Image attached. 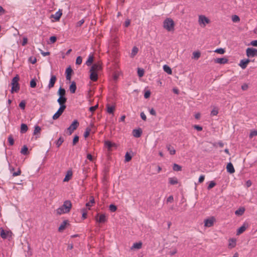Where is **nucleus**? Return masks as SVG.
I'll list each match as a JSON object with an SVG mask.
<instances>
[{
    "instance_id": "3c124183",
    "label": "nucleus",
    "mask_w": 257,
    "mask_h": 257,
    "mask_svg": "<svg viewBox=\"0 0 257 257\" xmlns=\"http://www.w3.org/2000/svg\"><path fill=\"white\" fill-rule=\"evenodd\" d=\"M21 174V170L20 168H18V170L17 172H14L13 173H12V176L13 177H15V176L20 175Z\"/></svg>"
},
{
    "instance_id": "4be33fe9",
    "label": "nucleus",
    "mask_w": 257,
    "mask_h": 257,
    "mask_svg": "<svg viewBox=\"0 0 257 257\" xmlns=\"http://www.w3.org/2000/svg\"><path fill=\"white\" fill-rule=\"evenodd\" d=\"M72 171L71 170H68L67 172V174L63 180V181L64 182H67L72 177Z\"/></svg>"
},
{
    "instance_id": "1a4fd4ad",
    "label": "nucleus",
    "mask_w": 257,
    "mask_h": 257,
    "mask_svg": "<svg viewBox=\"0 0 257 257\" xmlns=\"http://www.w3.org/2000/svg\"><path fill=\"white\" fill-rule=\"evenodd\" d=\"M250 61V60L249 59H242L238 65L242 69H244L246 68L247 64Z\"/></svg>"
},
{
    "instance_id": "37998d69",
    "label": "nucleus",
    "mask_w": 257,
    "mask_h": 257,
    "mask_svg": "<svg viewBox=\"0 0 257 257\" xmlns=\"http://www.w3.org/2000/svg\"><path fill=\"white\" fill-rule=\"evenodd\" d=\"M8 142L10 146H13L14 144V140L12 135H10L8 137Z\"/></svg>"
},
{
    "instance_id": "79ce46f5",
    "label": "nucleus",
    "mask_w": 257,
    "mask_h": 257,
    "mask_svg": "<svg viewBox=\"0 0 257 257\" xmlns=\"http://www.w3.org/2000/svg\"><path fill=\"white\" fill-rule=\"evenodd\" d=\"M79 136H77V135H75L73 139V141H72V145L73 146H75L76 145V144L79 141Z\"/></svg>"
},
{
    "instance_id": "7ed1b4c3",
    "label": "nucleus",
    "mask_w": 257,
    "mask_h": 257,
    "mask_svg": "<svg viewBox=\"0 0 257 257\" xmlns=\"http://www.w3.org/2000/svg\"><path fill=\"white\" fill-rule=\"evenodd\" d=\"M164 28L168 31H171L174 30V22L171 18L166 19L164 22Z\"/></svg>"
},
{
    "instance_id": "6e6d98bb",
    "label": "nucleus",
    "mask_w": 257,
    "mask_h": 257,
    "mask_svg": "<svg viewBox=\"0 0 257 257\" xmlns=\"http://www.w3.org/2000/svg\"><path fill=\"white\" fill-rule=\"evenodd\" d=\"M218 113V109L216 108H214L211 112V116H215L217 115Z\"/></svg>"
},
{
    "instance_id": "5fc2aeb1",
    "label": "nucleus",
    "mask_w": 257,
    "mask_h": 257,
    "mask_svg": "<svg viewBox=\"0 0 257 257\" xmlns=\"http://www.w3.org/2000/svg\"><path fill=\"white\" fill-rule=\"evenodd\" d=\"M73 72V70L70 66L68 67L66 70V75H71L72 73Z\"/></svg>"
},
{
    "instance_id": "5701e85b",
    "label": "nucleus",
    "mask_w": 257,
    "mask_h": 257,
    "mask_svg": "<svg viewBox=\"0 0 257 257\" xmlns=\"http://www.w3.org/2000/svg\"><path fill=\"white\" fill-rule=\"evenodd\" d=\"M58 95L59 97H65L66 91L65 89L61 87H60L58 91Z\"/></svg>"
},
{
    "instance_id": "2f4dec72",
    "label": "nucleus",
    "mask_w": 257,
    "mask_h": 257,
    "mask_svg": "<svg viewBox=\"0 0 257 257\" xmlns=\"http://www.w3.org/2000/svg\"><path fill=\"white\" fill-rule=\"evenodd\" d=\"M138 51H139V49L136 46H134L133 48V49L132 50L131 57L132 58H133L136 55V54L138 53Z\"/></svg>"
},
{
    "instance_id": "09e8293b",
    "label": "nucleus",
    "mask_w": 257,
    "mask_h": 257,
    "mask_svg": "<svg viewBox=\"0 0 257 257\" xmlns=\"http://www.w3.org/2000/svg\"><path fill=\"white\" fill-rule=\"evenodd\" d=\"M90 131H91L90 128H89L88 127L86 128V131L84 134V137L85 138H86L89 136V135L90 134Z\"/></svg>"
},
{
    "instance_id": "c03bdc74",
    "label": "nucleus",
    "mask_w": 257,
    "mask_h": 257,
    "mask_svg": "<svg viewBox=\"0 0 257 257\" xmlns=\"http://www.w3.org/2000/svg\"><path fill=\"white\" fill-rule=\"evenodd\" d=\"M193 58L196 59H198L201 55V53L200 52H194L193 53Z\"/></svg>"
},
{
    "instance_id": "a878e982",
    "label": "nucleus",
    "mask_w": 257,
    "mask_h": 257,
    "mask_svg": "<svg viewBox=\"0 0 257 257\" xmlns=\"http://www.w3.org/2000/svg\"><path fill=\"white\" fill-rule=\"evenodd\" d=\"M28 127L27 124L25 123H22L21 125L20 133L21 134H24L27 132Z\"/></svg>"
},
{
    "instance_id": "a18cd8bd",
    "label": "nucleus",
    "mask_w": 257,
    "mask_h": 257,
    "mask_svg": "<svg viewBox=\"0 0 257 257\" xmlns=\"http://www.w3.org/2000/svg\"><path fill=\"white\" fill-rule=\"evenodd\" d=\"M81 211L82 212V218L83 219H85V218H86V217H87V211H86V209L85 208H82L81 209Z\"/></svg>"
},
{
    "instance_id": "473e14b6",
    "label": "nucleus",
    "mask_w": 257,
    "mask_h": 257,
    "mask_svg": "<svg viewBox=\"0 0 257 257\" xmlns=\"http://www.w3.org/2000/svg\"><path fill=\"white\" fill-rule=\"evenodd\" d=\"M10 233L9 231L6 232L5 230L2 229L1 231V236L2 238L6 239L7 238L8 234Z\"/></svg>"
},
{
    "instance_id": "423d86ee",
    "label": "nucleus",
    "mask_w": 257,
    "mask_h": 257,
    "mask_svg": "<svg viewBox=\"0 0 257 257\" xmlns=\"http://www.w3.org/2000/svg\"><path fill=\"white\" fill-rule=\"evenodd\" d=\"M66 107L60 106L57 112L53 115L52 118L54 120L58 119L63 113Z\"/></svg>"
},
{
    "instance_id": "58836bf2",
    "label": "nucleus",
    "mask_w": 257,
    "mask_h": 257,
    "mask_svg": "<svg viewBox=\"0 0 257 257\" xmlns=\"http://www.w3.org/2000/svg\"><path fill=\"white\" fill-rule=\"evenodd\" d=\"M173 169L175 171H180L182 170V167L177 164H174Z\"/></svg>"
},
{
    "instance_id": "b1692460",
    "label": "nucleus",
    "mask_w": 257,
    "mask_h": 257,
    "mask_svg": "<svg viewBox=\"0 0 257 257\" xmlns=\"http://www.w3.org/2000/svg\"><path fill=\"white\" fill-rule=\"evenodd\" d=\"M166 147L167 150L169 152L170 155H173L175 154L176 150L174 149V147H172L171 145H167Z\"/></svg>"
},
{
    "instance_id": "e2e57ef3",
    "label": "nucleus",
    "mask_w": 257,
    "mask_h": 257,
    "mask_svg": "<svg viewBox=\"0 0 257 257\" xmlns=\"http://www.w3.org/2000/svg\"><path fill=\"white\" fill-rule=\"evenodd\" d=\"M150 95H151V92L149 90H147L145 92V94H144V97L145 98H148L150 97Z\"/></svg>"
},
{
    "instance_id": "6ab92c4d",
    "label": "nucleus",
    "mask_w": 257,
    "mask_h": 257,
    "mask_svg": "<svg viewBox=\"0 0 257 257\" xmlns=\"http://www.w3.org/2000/svg\"><path fill=\"white\" fill-rule=\"evenodd\" d=\"M228 61V60L226 58H219L214 60L215 63L222 64L227 63Z\"/></svg>"
},
{
    "instance_id": "ddd939ff",
    "label": "nucleus",
    "mask_w": 257,
    "mask_h": 257,
    "mask_svg": "<svg viewBox=\"0 0 257 257\" xmlns=\"http://www.w3.org/2000/svg\"><path fill=\"white\" fill-rule=\"evenodd\" d=\"M101 69V65L99 63H94L91 66L90 71H94L97 72Z\"/></svg>"
},
{
    "instance_id": "9b49d317",
    "label": "nucleus",
    "mask_w": 257,
    "mask_h": 257,
    "mask_svg": "<svg viewBox=\"0 0 257 257\" xmlns=\"http://www.w3.org/2000/svg\"><path fill=\"white\" fill-rule=\"evenodd\" d=\"M210 20L209 19L204 16L201 15L199 17V23L200 24H203L204 26H205V24H208Z\"/></svg>"
},
{
    "instance_id": "774afa93",
    "label": "nucleus",
    "mask_w": 257,
    "mask_h": 257,
    "mask_svg": "<svg viewBox=\"0 0 257 257\" xmlns=\"http://www.w3.org/2000/svg\"><path fill=\"white\" fill-rule=\"evenodd\" d=\"M249 45L254 47H257V40L251 41Z\"/></svg>"
},
{
    "instance_id": "8fccbe9b",
    "label": "nucleus",
    "mask_w": 257,
    "mask_h": 257,
    "mask_svg": "<svg viewBox=\"0 0 257 257\" xmlns=\"http://www.w3.org/2000/svg\"><path fill=\"white\" fill-rule=\"evenodd\" d=\"M109 209L111 212H114L116 210L117 207L114 204H110L109 206Z\"/></svg>"
},
{
    "instance_id": "c85d7f7f",
    "label": "nucleus",
    "mask_w": 257,
    "mask_h": 257,
    "mask_svg": "<svg viewBox=\"0 0 257 257\" xmlns=\"http://www.w3.org/2000/svg\"><path fill=\"white\" fill-rule=\"evenodd\" d=\"M142 246V243L141 242H136L134 243L133 245L131 247V249H140Z\"/></svg>"
},
{
    "instance_id": "dca6fc26",
    "label": "nucleus",
    "mask_w": 257,
    "mask_h": 257,
    "mask_svg": "<svg viewBox=\"0 0 257 257\" xmlns=\"http://www.w3.org/2000/svg\"><path fill=\"white\" fill-rule=\"evenodd\" d=\"M41 131V128L38 126V125H35L34 132H33V135L36 136V139H37L38 138H39L40 136L39 135L40 134V132Z\"/></svg>"
},
{
    "instance_id": "0e129e2a",
    "label": "nucleus",
    "mask_w": 257,
    "mask_h": 257,
    "mask_svg": "<svg viewBox=\"0 0 257 257\" xmlns=\"http://www.w3.org/2000/svg\"><path fill=\"white\" fill-rule=\"evenodd\" d=\"M57 40V37L56 36H51L50 38V41L51 43H54Z\"/></svg>"
},
{
    "instance_id": "cd10ccee",
    "label": "nucleus",
    "mask_w": 257,
    "mask_h": 257,
    "mask_svg": "<svg viewBox=\"0 0 257 257\" xmlns=\"http://www.w3.org/2000/svg\"><path fill=\"white\" fill-rule=\"evenodd\" d=\"M245 209L243 207H240L235 211V214L238 216L242 215Z\"/></svg>"
},
{
    "instance_id": "2eb2a0df",
    "label": "nucleus",
    "mask_w": 257,
    "mask_h": 257,
    "mask_svg": "<svg viewBox=\"0 0 257 257\" xmlns=\"http://www.w3.org/2000/svg\"><path fill=\"white\" fill-rule=\"evenodd\" d=\"M69 225L70 224H69L68 220H64L62 222V223H61V224L60 225V226L58 228V231L59 232H62L65 229L66 226Z\"/></svg>"
},
{
    "instance_id": "bb28decb",
    "label": "nucleus",
    "mask_w": 257,
    "mask_h": 257,
    "mask_svg": "<svg viewBox=\"0 0 257 257\" xmlns=\"http://www.w3.org/2000/svg\"><path fill=\"white\" fill-rule=\"evenodd\" d=\"M235 245L236 240L234 238H230L229 239L228 247L231 248L235 247Z\"/></svg>"
},
{
    "instance_id": "338daca9",
    "label": "nucleus",
    "mask_w": 257,
    "mask_h": 257,
    "mask_svg": "<svg viewBox=\"0 0 257 257\" xmlns=\"http://www.w3.org/2000/svg\"><path fill=\"white\" fill-rule=\"evenodd\" d=\"M194 128L198 131H201L202 130V127L198 125H194Z\"/></svg>"
},
{
    "instance_id": "9d476101",
    "label": "nucleus",
    "mask_w": 257,
    "mask_h": 257,
    "mask_svg": "<svg viewBox=\"0 0 257 257\" xmlns=\"http://www.w3.org/2000/svg\"><path fill=\"white\" fill-rule=\"evenodd\" d=\"M62 15V10L59 9L54 15H51V18L55 19V21H59Z\"/></svg>"
},
{
    "instance_id": "39448f33",
    "label": "nucleus",
    "mask_w": 257,
    "mask_h": 257,
    "mask_svg": "<svg viewBox=\"0 0 257 257\" xmlns=\"http://www.w3.org/2000/svg\"><path fill=\"white\" fill-rule=\"evenodd\" d=\"M246 55L248 58L257 57V49L253 48H247L246 50Z\"/></svg>"
},
{
    "instance_id": "20e7f679",
    "label": "nucleus",
    "mask_w": 257,
    "mask_h": 257,
    "mask_svg": "<svg viewBox=\"0 0 257 257\" xmlns=\"http://www.w3.org/2000/svg\"><path fill=\"white\" fill-rule=\"evenodd\" d=\"M79 122L77 120H74L71 125L67 128V133L69 135H71L72 133L77 129L79 126Z\"/></svg>"
},
{
    "instance_id": "4d7b16f0",
    "label": "nucleus",
    "mask_w": 257,
    "mask_h": 257,
    "mask_svg": "<svg viewBox=\"0 0 257 257\" xmlns=\"http://www.w3.org/2000/svg\"><path fill=\"white\" fill-rule=\"evenodd\" d=\"M216 185V183L214 181H211L207 187L208 190L211 189Z\"/></svg>"
},
{
    "instance_id": "680f3d73",
    "label": "nucleus",
    "mask_w": 257,
    "mask_h": 257,
    "mask_svg": "<svg viewBox=\"0 0 257 257\" xmlns=\"http://www.w3.org/2000/svg\"><path fill=\"white\" fill-rule=\"evenodd\" d=\"M98 106V104H96L95 106L90 107H89L90 111H91L92 112H94L96 109V108H97Z\"/></svg>"
},
{
    "instance_id": "e433bc0d",
    "label": "nucleus",
    "mask_w": 257,
    "mask_h": 257,
    "mask_svg": "<svg viewBox=\"0 0 257 257\" xmlns=\"http://www.w3.org/2000/svg\"><path fill=\"white\" fill-rule=\"evenodd\" d=\"M169 183L171 185H175L178 183V180L176 178H169Z\"/></svg>"
},
{
    "instance_id": "f704fd0d",
    "label": "nucleus",
    "mask_w": 257,
    "mask_h": 257,
    "mask_svg": "<svg viewBox=\"0 0 257 257\" xmlns=\"http://www.w3.org/2000/svg\"><path fill=\"white\" fill-rule=\"evenodd\" d=\"M163 69H164V71L166 72L168 74H172V70L169 66H168L167 65H164Z\"/></svg>"
},
{
    "instance_id": "c756f323",
    "label": "nucleus",
    "mask_w": 257,
    "mask_h": 257,
    "mask_svg": "<svg viewBox=\"0 0 257 257\" xmlns=\"http://www.w3.org/2000/svg\"><path fill=\"white\" fill-rule=\"evenodd\" d=\"M246 226L245 224L240 227L237 231V235H239L243 233L246 229Z\"/></svg>"
},
{
    "instance_id": "0eeeda50",
    "label": "nucleus",
    "mask_w": 257,
    "mask_h": 257,
    "mask_svg": "<svg viewBox=\"0 0 257 257\" xmlns=\"http://www.w3.org/2000/svg\"><path fill=\"white\" fill-rule=\"evenodd\" d=\"M215 219L214 217H211L204 220V226L205 227H209L213 225Z\"/></svg>"
},
{
    "instance_id": "72a5a7b5",
    "label": "nucleus",
    "mask_w": 257,
    "mask_h": 257,
    "mask_svg": "<svg viewBox=\"0 0 257 257\" xmlns=\"http://www.w3.org/2000/svg\"><path fill=\"white\" fill-rule=\"evenodd\" d=\"M21 154L24 155H27L29 154L28 149L27 146L24 145L23 147V148L21 149Z\"/></svg>"
},
{
    "instance_id": "393cba45",
    "label": "nucleus",
    "mask_w": 257,
    "mask_h": 257,
    "mask_svg": "<svg viewBox=\"0 0 257 257\" xmlns=\"http://www.w3.org/2000/svg\"><path fill=\"white\" fill-rule=\"evenodd\" d=\"M104 145H105V147H107L108 150H110L112 147L116 146V145L115 143H112L109 141H105Z\"/></svg>"
},
{
    "instance_id": "bf43d9fd",
    "label": "nucleus",
    "mask_w": 257,
    "mask_h": 257,
    "mask_svg": "<svg viewBox=\"0 0 257 257\" xmlns=\"http://www.w3.org/2000/svg\"><path fill=\"white\" fill-rule=\"evenodd\" d=\"M29 61L32 64H35L37 62V59L35 57H31L29 59Z\"/></svg>"
},
{
    "instance_id": "052dcab7",
    "label": "nucleus",
    "mask_w": 257,
    "mask_h": 257,
    "mask_svg": "<svg viewBox=\"0 0 257 257\" xmlns=\"http://www.w3.org/2000/svg\"><path fill=\"white\" fill-rule=\"evenodd\" d=\"M84 23V19H82L77 23V24L76 25V27H81L83 24Z\"/></svg>"
},
{
    "instance_id": "603ef678",
    "label": "nucleus",
    "mask_w": 257,
    "mask_h": 257,
    "mask_svg": "<svg viewBox=\"0 0 257 257\" xmlns=\"http://www.w3.org/2000/svg\"><path fill=\"white\" fill-rule=\"evenodd\" d=\"M232 20L233 22H238L240 21V19L237 15H233L232 17Z\"/></svg>"
},
{
    "instance_id": "4468645a",
    "label": "nucleus",
    "mask_w": 257,
    "mask_h": 257,
    "mask_svg": "<svg viewBox=\"0 0 257 257\" xmlns=\"http://www.w3.org/2000/svg\"><path fill=\"white\" fill-rule=\"evenodd\" d=\"M67 101V98L66 97H59L57 99V102L60 105V106H63V107H66L65 103Z\"/></svg>"
},
{
    "instance_id": "a211bd4d",
    "label": "nucleus",
    "mask_w": 257,
    "mask_h": 257,
    "mask_svg": "<svg viewBox=\"0 0 257 257\" xmlns=\"http://www.w3.org/2000/svg\"><path fill=\"white\" fill-rule=\"evenodd\" d=\"M226 170H227V172H228L230 174H232V173H234V172H235V170L233 167V166L232 164L230 162H229L227 164V166H226Z\"/></svg>"
},
{
    "instance_id": "864d4df0",
    "label": "nucleus",
    "mask_w": 257,
    "mask_h": 257,
    "mask_svg": "<svg viewBox=\"0 0 257 257\" xmlns=\"http://www.w3.org/2000/svg\"><path fill=\"white\" fill-rule=\"evenodd\" d=\"M82 58L81 56H78L76 60V64L80 65L82 63Z\"/></svg>"
},
{
    "instance_id": "c9c22d12",
    "label": "nucleus",
    "mask_w": 257,
    "mask_h": 257,
    "mask_svg": "<svg viewBox=\"0 0 257 257\" xmlns=\"http://www.w3.org/2000/svg\"><path fill=\"white\" fill-rule=\"evenodd\" d=\"M93 61V55H90L88 57L87 60L86 62V65L87 66L91 65Z\"/></svg>"
},
{
    "instance_id": "f8f14e48",
    "label": "nucleus",
    "mask_w": 257,
    "mask_h": 257,
    "mask_svg": "<svg viewBox=\"0 0 257 257\" xmlns=\"http://www.w3.org/2000/svg\"><path fill=\"white\" fill-rule=\"evenodd\" d=\"M56 80H57L56 76L55 75H52L51 76L50 81H49L48 86V87L49 88V89H50L54 87V84L56 81Z\"/></svg>"
},
{
    "instance_id": "aec40b11",
    "label": "nucleus",
    "mask_w": 257,
    "mask_h": 257,
    "mask_svg": "<svg viewBox=\"0 0 257 257\" xmlns=\"http://www.w3.org/2000/svg\"><path fill=\"white\" fill-rule=\"evenodd\" d=\"M142 134V131L141 128L135 129L133 131V135L134 137L136 138H139L141 137Z\"/></svg>"
},
{
    "instance_id": "13d9d810",
    "label": "nucleus",
    "mask_w": 257,
    "mask_h": 257,
    "mask_svg": "<svg viewBox=\"0 0 257 257\" xmlns=\"http://www.w3.org/2000/svg\"><path fill=\"white\" fill-rule=\"evenodd\" d=\"M215 52L217 53L220 54H223L225 53V50H224V49H223L222 48H218V49H217L215 51Z\"/></svg>"
},
{
    "instance_id": "4c0bfd02",
    "label": "nucleus",
    "mask_w": 257,
    "mask_h": 257,
    "mask_svg": "<svg viewBox=\"0 0 257 257\" xmlns=\"http://www.w3.org/2000/svg\"><path fill=\"white\" fill-rule=\"evenodd\" d=\"M64 139L62 137H60L56 142V146L57 148H59L62 144L64 142Z\"/></svg>"
},
{
    "instance_id": "f03ea898",
    "label": "nucleus",
    "mask_w": 257,
    "mask_h": 257,
    "mask_svg": "<svg viewBox=\"0 0 257 257\" xmlns=\"http://www.w3.org/2000/svg\"><path fill=\"white\" fill-rule=\"evenodd\" d=\"M20 78L18 75L14 77L12 80V89L11 93H13L14 92H18L20 90V85L19 84V80Z\"/></svg>"
},
{
    "instance_id": "412c9836",
    "label": "nucleus",
    "mask_w": 257,
    "mask_h": 257,
    "mask_svg": "<svg viewBox=\"0 0 257 257\" xmlns=\"http://www.w3.org/2000/svg\"><path fill=\"white\" fill-rule=\"evenodd\" d=\"M76 84L74 81H72L69 86V90L71 93H74L76 90Z\"/></svg>"
},
{
    "instance_id": "ea45409f",
    "label": "nucleus",
    "mask_w": 257,
    "mask_h": 257,
    "mask_svg": "<svg viewBox=\"0 0 257 257\" xmlns=\"http://www.w3.org/2000/svg\"><path fill=\"white\" fill-rule=\"evenodd\" d=\"M138 75L140 77H143L144 75V70L139 68L138 69Z\"/></svg>"
},
{
    "instance_id": "f3484780",
    "label": "nucleus",
    "mask_w": 257,
    "mask_h": 257,
    "mask_svg": "<svg viewBox=\"0 0 257 257\" xmlns=\"http://www.w3.org/2000/svg\"><path fill=\"white\" fill-rule=\"evenodd\" d=\"M90 79L93 81H96L98 79V74L97 72L94 71H90Z\"/></svg>"
},
{
    "instance_id": "7c9ffc66",
    "label": "nucleus",
    "mask_w": 257,
    "mask_h": 257,
    "mask_svg": "<svg viewBox=\"0 0 257 257\" xmlns=\"http://www.w3.org/2000/svg\"><path fill=\"white\" fill-rule=\"evenodd\" d=\"M106 107L107 112L110 114H113L115 109L114 106H110L109 104H107Z\"/></svg>"
},
{
    "instance_id": "49530a36",
    "label": "nucleus",
    "mask_w": 257,
    "mask_h": 257,
    "mask_svg": "<svg viewBox=\"0 0 257 257\" xmlns=\"http://www.w3.org/2000/svg\"><path fill=\"white\" fill-rule=\"evenodd\" d=\"M26 101L25 100H22L21 101V102L19 103V107L22 109H25V107H26Z\"/></svg>"
},
{
    "instance_id": "f257e3e1",
    "label": "nucleus",
    "mask_w": 257,
    "mask_h": 257,
    "mask_svg": "<svg viewBox=\"0 0 257 257\" xmlns=\"http://www.w3.org/2000/svg\"><path fill=\"white\" fill-rule=\"evenodd\" d=\"M72 208V203L70 200H66L63 204L56 210L57 214L61 215L69 213Z\"/></svg>"
},
{
    "instance_id": "69168bd1",
    "label": "nucleus",
    "mask_w": 257,
    "mask_h": 257,
    "mask_svg": "<svg viewBox=\"0 0 257 257\" xmlns=\"http://www.w3.org/2000/svg\"><path fill=\"white\" fill-rule=\"evenodd\" d=\"M256 136H257V131H253L250 133L249 137L252 138L253 137Z\"/></svg>"
},
{
    "instance_id": "de8ad7c7",
    "label": "nucleus",
    "mask_w": 257,
    "mask_h": 257,
    "mask_svg": "<svg viewBox=\"0 0 257 257\" xmlns=\"http://www.w3.org/2000/svg\"><path fill=\"white\" fill-rule=\"evenodd\" d=\"M37 85L35 79H32L30 81V87L32 88L36 87Z\"/></svg>"
},
{
    "instance_id": "6e6552de",
    "label": "nucleus",
    "mask_w": 257,
    "mask_h": 257,
    "mask_svg": "<svg viewBox=\"0 0 257 257\" xmlns=\"http://www.w3.org/2000/svg\"><path fill=\"white\" fill-rule=\"evenodd\" d=\"M95 218L96 221L100 223H103L106 221V216L104 214H101L99 216L98 213L97 214Z\"/></svg>"
},
{
    "instance_id": "a19ab883",
    "label": "nucleus",
    "mask_w": 257,
    "mask_h": 257,
    "mask_svg": "<svg viewBox=\"0 0 257 257\" xmlns=\"http://www.w3.org/2000/svg\"><path fill=\"white\" fill-rule=\"evenodd\" d=\"M132 158V156L128 152H127L125 155V161L126 162H128L131 160Z\"/></svg>"
}]
</instances>
